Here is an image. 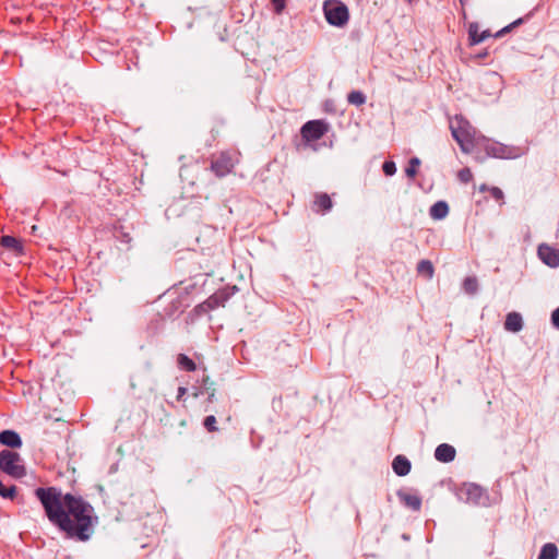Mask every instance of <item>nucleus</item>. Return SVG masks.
Segmentation results:
<instances>
[{
	"mask_svg": "<svg viewBox=\"0 0 559 559\" xmlns=\"http://www.w3.org/2000/svg\"><path fill=\"white\" fill-rule=\"evenodd\" d=\"M455 449L448 443L439 444L435 451L436 460L442 463L452 462L455 459Z\"/></svg>",
	"mask_w": 559,
	"mask_h": 559,
	"instance_id": "obj_12",
	"label": "nucleus"
},
{
	"mask_svg": "<svg viewBox=\"0 0 559 559\" xmlns=\"http://www.w3.org/2000/svg\"><path fill=\"white\" fill-rule=\"evenodd\" d=\"M558 548L555 544H545L538 555V559H557Z\"/></svg>",
	"mask_w": 559,
	"mask_h": 559,
	"instance_id": "obj_18",
	"label": "nucleus"
},
{
	"mask_svg": "<svg viewBox=\"0 0 559 559\" xmlns=\"http://www.w3.org/2000/svg\"><path fill=\"white\" fill-rule=\"evenodd\" d=\"M459 498L475 506L488 503L487 492L476 484H465L459 491Z\"/></svg>",
	"mask_w": 559,
	"mask_h": 559,
	"instance_id": "obj_6",
	"label": "nucleus"
},
{
	"mask_svg": "<svg viewBox=\"0 0 559 559\" xmlns=\"http://www.w3.org/2000/svg\"><path fill=\"white\" fill-rule=\"evenodd\" d=\"M457 177L462 182L467 183L472 180L473 175L469 168H463L459 171Z\"/></svg>",
	"mask_w": 559,
	"mask_h": 559,
	"instance_id": "obj_27",
	"label": "nucleus"
},
{
	"mask_svg": "<svg viewBox=\"0 0 559 559\" xmlns=\"http://www.w3.org/2000/svg\"><path fill=\"white\" fill-rule=\"evenodd\" d=\"M0 443L9 450L14 451L15 449H20L22 447V439L20 435L14 430H2L0 432Z\"/></svg>",
	"mask_w": 559,
	"mask_h": 559,
	"instance_id": "obj_11",
	"label": "nucleus"
},
{
	"mask_svg": "<svg viewBox=\"0 0 559 559\" xmlns=\"http://www.w3.org/2000/svg\"><path fill=\"white\" fill-rule=\"evenodd\" d=\"M37 499L45 508L50 522L58 525L68 536L87 540L94 532L97 518L93 507L81 498L61 496L55 488L37 489Z\"/></svg>",
	"mask_w": 559,
	"mask_h": 559,
	"instance_id": "obj_1",
	"label": "nucleus"
},
{
	"mask_svg": "<svg viewBox=\"0 0 559 559\" xmlns=\"http://www.w3.org/2000/svg\"><path fill=\"white\" fill-rule=\"evenodd\" d=\"M430 216L433 219H443L449 214V206L444 201L436 202L429 211Z\"/></svg>",
	"mask_w": 559,
	"mask_h": 559,
	"instance_id": "obj_17",
	"label": "nucleus"
},
{
	"mask_svg": "<svg viewBox=\"0 0 559 559\" xmlns=\"http://www.w3.org/2000/svg\"><path fill=\"white\" fill-rule=\"evenodd\" d=\"M186 392H187V389H186V388H183V386H180V388L178 389L177 400H178V401H180V400L183 397V395L186 394Z\"/></svg>",
	"mask_w": 559,
	"mask_h": 559,
	"instance_id": "obj_34",
	"label": "nucleus"
},
{
	"mask_svg": "<svg viewBox=\"0 0 559 559\" xmlns=\"http://www.w3.org/2000/svg\"><path fill=\"white\" fill-rule=\"evenodd\" d=\"M467 33H468L469 45L471 46L478 45V39H479V35H480L479 24L477 22L468 23Z\"/></svg>",
	"mask_w": 559,
	"mask_h": 559,
	"instance_id": "obj_19",
	"label": "nucleus"
},
{
	"mask_svg": "<svg viewBox=\"0 0 559 559\" xmlns=\"http://www.w3.org/2000/svg\"><path fill=\"white\" fill-rule=\"evenodd\" d=\"M0 471L13 478H22L26 475V467L21 455L12 450L0 452Z\"/></svg>",
	"mask_w": 559,
	"mask_h": 559,
	"instance_id": "obj_3",
	"label": "nucleus"
},
{
	"mask_svg": "<svg viewBox=\"0 0 559 559\" xmlns=\"http://www.w3.org/2000/svg\"><path fill=\"white\" fill-rule=\"evenodd\" d=\"M209 305H210L211 307L218 306V305H219V296H212V297L209 299Z\"/></svg>",
	"mask_w": 559,
	"mask_h": 559,
	"instance_id": "obj_33",
	"label": "nucleus"
},
{
	"mask_svg": "<svg viewBox=\"0 0 559 559\" xmlns=\"http://www.w3.org/2000/svg\"><path fill=\"white\" fill-rule=\"evenodd\" d=\"M485 150L487 156L502 159L518 158L524 154V152L516 146H510L500 142H491L486 138V141H481V145H478Z\"/></svg>",
	"mask_w": 559,
	"mask_h": 559,
	"instance_id": "obj_5",
	"label": "nucleus"
},
{
	"mask_svg": "<svg viewBox=\"0 0 559 559\" xmlns=\"http://www.w3.org/2000/svg\"><path fill=\"white\" fill-rule=\"evenodd\" d=\"M204 427L209 431H216L217 427H216V418H215V416H213V415L206 416L205 419H204Z\"/></svg>",
	"mask_w": 559,
	"mask_h": 559,
	"instance_id": "obj_28",
	"label": "nucleus"
},
{
	"mask_svg": "<svg viewBox=\"0 0 559 559\" xmlns=\"http://www.w3.org/2000/svg\"><path fill=\"white\" fill-rule=\"evenodd\" d=\"M551 323L559 329V307L551 313Z\"/></svg>",
	"mask_w": 559,
	"mask_h": 559,
	"instance_id": "obj_32",
	"label": "nucleus"
},
{
	"mask_svg": "<svg viewBox=\"0 0 559 559\" xmlns=\"http://www.w3.org/2000/svg\"><path fill=\"white\" fill-rule=\"evenodd\" d=\"M347 100L352 105L360 106L366 103V96L359 91H353L348 94Z\"/></svg>",
	"mask_w": 559,
	"mask_h": 559,
	"instance_id": "obj_23",
	"label": "nucleus"
},
{
	"mask_svg": "<svg viewBox=\"0 0 559 559\" xmlns=\"http://www.w3.org/2000/svg\"><path fill=\"white\" fill-rule=\"evenodd\" d=\"M490 191V194L493 199H496L497 201H502L503 200V192L500 188L498 187H491L490 189H488Z\"/></svg>",
	"mask_w": 559,
	"mask_h": 559,
	"instance_id": "obj_30",
	"label": "nucleus"
},
{
	"mask_svg": "<svg viewBox=\"0 0 559 559\" xmlns=\"http://www.w3.org/2000/svg\"><path fill=\"white\" fill-rule=\"evenodd\" d=\"M234 160L228 154H221V156L212 163V170L218 176L223 177L231 171Z\"/></svg>",
	"mask_w": 559,
	"mask_h": 559,
	"instance_id": "obj_10",
	"label": "nucleus"
},
{
	"mask_svg": "<svg viewBox=\"0 0 559 559\" xmlns=\"http://www.w3.org/2000/svg\"><path fill=\"white\" fill-rule=\"evenodd\" d=\"M323 12L328 23L336 27L345 26L349 19L347 7L338 0L324 1Z\"/></svg>",
	"mask_w": 559,
	"mask_h": 559,
	"instance_id": "obj_4",
	"label": "nucleus"
},
{
	"mask_svg": "<svg viewBox=\"0 0 559 559\" xmlns=\"http://www.w3.org/2000/svg\"><path fill=\"white\" fill-rule=\"evenodd\" d=\"M0 245L4 249L13 252L15 255H21L23 253L22 242L13 236H2L0 239Z\"/></svg>",
	"mask_w": 559,
	"mask_h": 559,
	"instance_id": "obj_13",
	"label": "nucleus"
},
{
	"mask_svg": "<svg viewBox=\"0 0 559 559\" xmlns=\"http://www.w3.org/2000/svg\"><path fill=\"white\" fill-rule=\"evenodd\" d=\"M461 13H462V17L463 20H466L467 19V14H466V10H465V7H461Z\"/></svg>",
	"mask_w": 559,
	"mask_h": 559,
	"instance_id": "obj_35",
	"label": "nucleus"
},
{
	"mask_svg": "<svg viewBox=\"0 0 559 559\" xmlns=\"http://www.w3.org/2000/svg\"><path fill=\"white\" fill-rule=\"evenodd\" d=\"M400 500L409 509L418 511L421 507V498L416 493L399 491Z\"/></svg>",
	"mask_w": 559,
	"mask_h": 559,
	"instance_id": "obj_15",
	"label": "nucleus"
},
{
	"mask_svg": "<svg viewBox=\"0 0 559 559\" xmlns=\"http://www.w3.org/2000/svg\"><path fill=\"white\" fill-rule=\"evenodd\" d=\"M326 132V124L321 120H311L301 128V135L307 141L321 139Z\"/></svg>",
	"mask_w": 559,
	"mask_h": 559,
	"instance_id": "obj_7",
	"label": "nucleus"
},
{
	"mask_svg": "<svg viewBox=\"0 0 559 559\" xmlns=\"http://www.w3.org/2000/svg\"><path fill=\"white\" fill-rule=\"evenodd\" d=\"M539 259L550 267H557L559 265V251L552 247L542 243L537 250Z\"/></svg>",
	"mask_w": 559,
	"mask_h": 559,
	"instance_id": "obj_8",
	"label": "nucleus"
},
{
	"mask_svg": "<svg viewBox=\"0 0 559 559\" xmlns=\"http://www.w3.org/2000/svg\"><path fill=\"white\" fill-rule=\"evenodd\" d=\"M276 13H281L285 7V0H272Z\"/></svg>",
	"mask_w": 559,
	"mask_h": 559,
	"instance_id": "obj_31",
	"label": "nucleus"
},
{
	"mask_svg": "<svg viewBox=\"0 0 559 559\" xmlns=\"http://www.w3.org/2000/svg\"><path fill=\"white\" fill-rule=\"evenodd\" d=\"M314 205L326 212L332 209V201L326 193L316 195Z\"/></svg>",
	"mask_w": 559,
	"mask_h": 559,
	"instance_id": "obj_21",
	"label": "nucleus"
},
{
	"mask_svg": "<svg viewBox=\"0 0 559 559\" xmlns=\"http://www.w3.org/2000/svg\"><path fill=\"white\" fill-rule=\"evenodd\" d=\"M382 169L386 176H393L396 173V166L393 162H384Z\"/></svg>",
	"mask_w": 559,
	"mask_h": 559,
	"instance_id": "obj_29",
	"label": "nucleus"
},
{
	"mask_svg": "<svg viewBox=\"0 0 559 559\" xmlns=\"http://www.w3.org/2000/svg\"><path fill=\"white\" fill-rule=\"evenodd\" d=\"M394 473L399 476H405L411 471V462L403 455H397L392 463Z\"/></svg>",
	"mask_w": 559,
	"mask_h": 559,
	"instance_id": "obj_16",
	"label": "nucleus"
},
{
	"mask_svg": "<svg viewBox=\"0 0 559 559\" xmlns=\"http://www.w3.org/2000/svg\"><path fill=\"white\" fill-rule=\"evenodd\" d=\"M530 16H531V13L527 14L525 17H520V19L515 20L514 22L504 26L503 28H501L493 35L490 33L489 29H485V31L480 32L478 44L485 41L489 37L500 38V37L504 36L506 34L510 33L513 28L522 25Z\"/></svg>",
	"mask_w": 559,
	"mask_h": 559,
	"instance_id": "obj_9",
	"label": "nucleus"
},
{
	"mask_svg": "<svg viewBox=\"0 0 559 559\" xmlns=\"http://www.w3.org/2000/svg\"><path fill=\"white\" fill-rule=\"evenodd\" d=\"M463 288L467 294H475L478 289V283L475 277H466L463 282Z\"/></svg>",
	"mask_w": 559,
	"mask_h": 559,
	"instance_id": "obj_24",
	"label": "nucleus"
},
{
	"mask_svg": "<svg viewBox=\"0 0 559 559\" xmlns=\"http://www.w3.org/2000/svg\"><path fill=\"white\" fill-rule=\"evenodd\" d=\"M15 495H16L15 486H11V487L7 488L0 480V496L2 498L13 499L15 497Z\"/></svg>",
	"mask_w": 559,
	"mask_h": 559,
	"instance_id": "obj_26",
	"label": "nucleus"
},
{
	"mask_svg": "<svg viewBox=\"0 0 559 559\" xmlns=\"http://www.w3.org/2000/svg\"><path fill=\"white\" fill-rule=\"evenodd\" d=\"M461 7H465L467 3V0H459Z\"/></svg>",
	"mask_w": 559,
	"mask_h": 559,
	"instance_id": "obj_36",
	"label": "nucleus"
},
{
	"mask_svg": "<svg viewBox=\"0 0 559 559\" xmlns=\"http://www.w3.org/2000/svg\"><path fill=\"white\" fill-rule=\"evenodd\" d=\"M485 190H487V187H486L485 185H483V186L480 187V191H485Z\"/></svg>",
	"mask_w": 559,
	"mask_h": 559,
	"instance_id": "obj_37",
	"label": "nucleus"
},
{
	"mask_svg": "<svg viewBox=\"0 0 559 559\" xmlns=\"http://www.w3.org/2000/svg\"><path fill=\"white\" fill-rule=\"evenodd\" d=\"M178 365L180 368L185 369V370H188V371H193L195 370V364L192 359H190L187 355L185 354H180L178 356Z\"/></svg>",
	"mask_w": 559,
	"mask_h": 559,
	"instance_id": "obj_22",
	"label": "nucleus"
},
{
	"mask_svg": "<svg viewBox=\"0 0 559 559\" xmlns=\"http://www.w3.org/2000/svg\"><path fill=\"white\" fill-rule=\"evenodd\" d=\"M417 272L425 275L427 278H432L435 269L429 260H421L417 264Z\"/></svg>",
	"mask_w": 559,
	"mask_h": 559,
	"instance_id": "obj_20",
	"label": "nucleus"
},
{
	"mask_svg": "<svg viewBox=\"0 0 559 559\" xmlns=\"http://www.w3.org/2000/svg\"><path fill=\"white\" fill-rule=\"evenodd\" d=\"M523 328V319L519 312H510L507 314L504 329L507 331L516 333L520 332Z\"/></svg>",
	"mask_w": 559,
	"mask_h": 559,
	"instance_id": "obj_14",
	"label": "nucleus"
},
{
	"mask_svg": "<svg viewBox=\"0 0 559 559\" xmlns=\"http://www.w3.org/2000/svg\"><path fill=\"white\" fill-rule=\"evenodd\" d=\"M450 129L453 139L464 153H471L475 146L481 145V141H486V136L461 116L450 121Z\"/></svg>",
	"mask_w": 559,
	"mask_h": 559,
	"instance_id": "obj_2",
	"label": "nucleus"
},
{
	"mask_svg": "<svg viewBox=\"0 0 559 559\" xmlns=\"http://www.w3.org/2000/svg\"><path fill=\"white\" fill-rule=\"evenodd\" d=\"M419 165H420V159L418 157L411 158L408 166L405 169L406 176L409 178H414L417 174V167Z\"/></svg>",
	"mask_w": 559,
	"mask_h": 559,
	"instance_id": "obj_25",
	"label": "nucleus"
}]
</instances>
